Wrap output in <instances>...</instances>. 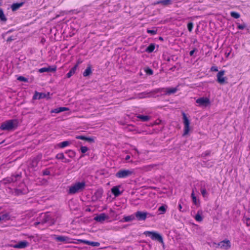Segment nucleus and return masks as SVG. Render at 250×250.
Listing matches in <instances>:
<instances>
[{
    "label": "nucleus",
    "mask_w": 250,
    "mask_h": 250,
    "mask_svg": "<svg viewBox=\"0 0 250 250\" xmlns=\"http://www.w3.org/2000/svg\"><path fill=\"white\" fill-rule=\"evenodd\" d=\"M18 125L17 120H10L1 124L0 128L2 130H11L14 129Z\"/></svg>",
    "instance_id": "f257e3e1"
},
{
    "label": "nucleus",
    "mask_w": 250,
    "mask_h": 250,
    "mask_svg": "<svg viewBox=\"0 0 250 250\" xmlns=\"http://www.w3.org/2000/svg\"><path fill=\"white\" fill-rule=\"evenodd\" d=\"M85 187V183L83 181L77 182L69 187L68 193L73 194L82 191Z\"/></svg>",
    "instance_id": "f03ea898"
},
{
    "label": "nucleus",
    "mask_w": 250,
    "mask_h": 250,
    "mask_svg": "<svg viewBox=\"0 0 250 250\" xmlns=\"http://www.w3.org/2000/svg\"><path fill=\"white\" fill-rule=\"evenodd\" d=\"M134 174V170L133 169H122L119 170L115 174V176L118 178H125L129 177Z\"/></svg>",
    "instance_id": "7ed1b4c3"
},
{
    "label": "nucleus",
    "mask_w": 250,
    "mask_h": 250,
    "mask_svg": "<svg viewBox=\"0 0 250 250\" xmlns=\"http://www.w3.org/2000/svg\"><path fill=\"white\" fill-rule=\"evenodd\" d=\"M144 234L146 236L150 237L153 240H157L162 244H164V241L162 236L157 232L146 231Z\"/></svg>",
    "instance_id": "20e7f679"
},
{
    "label": "nucleus",
    "mask_w": 250,
    "mask_h": 250,
    "mask_svg": "<svg viewBox=\"0 0 250 250\" xmlns=\"http://www.w3.org/2000/svg\"><path fill=\"white\" fill-rule=\"evenodd\" d=\"M183 120H184V134L183 135H187L189 131V124L190 122L188 119L186 114L185 113H183Z\"/></svg>",
    "instance_id": "39448f33"
},
{
    "label": "nucleus",
    "mask_w": 250,
    "mask_h": 250,
    "mask_svg": "<svg viewBox=\"0 0 250 250\" xmlns=\"http://www.w3.org/2000/svg\"><path fill=\"white\" fill-rule=\"evenodd\" d=\"M225 73V72L224 70H221L217 74V81L221 84L227 83V78L224 77Z\"/></svg>",
    "instance_id": "423d86ee"
},
{
    "label": "nucleus",
    "mask_w": 250,
    "mask_h": 250,
    "mask_svg": "<svg viewBox=\"0 0 250 250\" xmlns=\"http://www.w3.org/2000/svg\"><path fill=\"white\" fill-rule=\"evenodd\" d=\"M196 102L199 106H207L210 104V101L208 98L202 97L196 100Z\"/></svg>",
    "instance_id": "0eeeda50"
},
{
    "label": "nucleus",
    "mask_w": 250,
    "mask_h": 250,
    "mask_svg": "<svg viewBox=\"0 0 250 250\" xmlns=\"http://www.w3.org/2000/svg\"><path fill=\"white\" fill-rule=\"evenodd\" d=\"M216 244L223 250H228L231 247V243L229 240L227 239L221 241Z\"/></svg>",
    "instance_id": "6e6552de"
},
{
    "label": "nucleus",
    "mask_w": 250,
    "mask_h": 250,
    "mask_svg": "<svg viewBox=\"0 0 250 250\" xmlns=\"http://www.w3.org/2000/svg\"><path fill=\"white\" fill-rule=\"evenodd\" d=\"M29 245V243L26 241L18 242L16 244H10V247L16 249H24Z\"/></svg>",
    "instance_id": "1a4fd4ad"
},
{
    "label": "nucleus",
    "mask_w": 250,
    "mask_h": 250,
    "mask_svg": "<svg viewBox=\"0 0 250 250\" xmlns=\"http://www.w3.org/2000/svg\"><path fill=\"white\" fill-rule=\"evenodd\" d=\"M147 215L151 216L150 214L147 212L138 211L135 213V216L138 220H145Z\"/></svg>",
    "instance_id": "9d476101"
},
{
    "label": "nucleus",
    "mask_w": 250,
    "mask_h": 250,
    "mask_svg": "<svg viewBox=\"0 0 250 250\" xmlns=\"http://www.w3.org/2000/svg\"><path fill=\"white\" fill-rule=\"evenodd\" d=\"M109 216L104 213H101L99 215H96L94 218V220L97 222L103 223L105 220L108 219Z\"/></svg>",
    "instance_id": "9b49d317"
},
{
    "label": "nucleus",
    "mask_w": 250,
    "mask_h": 250,
    "mask_svg": "<svg viewBox=\"0 0 250 250\" xmlns=\"http://www.w3.org/2000/svg\"><path fill=\"white\" fill-rule=\"evenodd\" d=\"M191 197L193 204L197 207H199L200 206V201L196 196L194 189H192V193L191 194Z\"/></svg>",
    "instance_id": "f8f14e48"
},
{
    "label": "nucleus",
    "mask_w": 250,
    "mask_h": 250,
    "mask_svg": "<svg viewBox=\"0 0 250 250\" xmlns=\"http://www.w3.org/2000/svg\"><path fill=\"white\" fill-rule=\"evenodd\" d=\"M57 70L56 66H49L48 67H43L39 69L38 71L40 73H43L45 72H55Z\"/></svg>",
    "instance_id": "ddd939ff"
},
{
    "label": "nucleus",
    "mask_w": 250,
    "mask_h": 250,
    "mask_svg": "<svg viewBox=\"0 0 250 250\" xmlns=\"http://www.w3.org/2000/svg\"><path fill=\"white\" fill-rule=\"evenodd\" d=\"M120 186H115L111 188V192L116 197H117L122 193V191L120 190Z\"/></svg>",
    "instance_id": "4468645a"
},
{
    "label": "nucleus",
    "mask_w": 250,
    "mask_h": 250,
    "mask_svg": "<svg viewBox=\"0 0 250 250\" xmlns=\"http://www.w3.org/2000/svg\"><path fill=\"white\" fill-rule=\"evenodd\" d=\"M79 241L84 244L90 245L93 247H99L100 245V243L98 242H91L85 240H79Z\"/></svg>",
    "instance_id": "2eb2a0df"
},
{
    "label": "nucleus",
    "mask_w": 250,
    "mask_h": 250,
    "mask_svg": "<svg viewBox=\"0 0 250 250\" xmlns=\"http://www.w3.org/2000/svg\"><path fill=\"white\" fill-rule=\"evenodd\" d=\"M76 138L77 139L85 140L90 143L94 142V138L91 137H86L83 136H76Z\"/></svg>",
    "instance_id": "dca6fc26"
},
{
    "label": "nucleus",
    "mask_w": 250,
    "mask_h": 250,
    "mask_svg": "<svg viewBox=\"0 0 250 250\" xmlns=\"http://www.w3.org/2000/svg\"><path fill=\"white\" fill-rule=\"evenodd\" d=\"M23 4V2H21L20 3H14L12 4L11 6V9L13 11H15L19 9L21 7Z\"/></svg>",
    "instance_id": "f3484780"
},
{
    "label": "nucleus",
    "mask_w": 250,
    "mask_h": 250,
    "mask_svg": "<svg viewBox=\"0 0 250 250\" xmlns=\"http://www.w3.org/2000/svg\"><path fill=\"white\" fill-rule=\"evenodd\" d=\"M69 110V108L65 107H61L59 108H55L51 111V113H59L61 112L65 111H68Z\"/></svg>",
    "instance_id": "a211bd4d"
},
{
    "label": "nucleus",
    "mask_w": 250,
    "mask_h": 250,
    "mask_svg": "<svg viewBox=\"0 0 250 250\" xmlns=\"http://www.w3.org/2000/svg\"><path fill=\"white\" fill-rule=\"evenodd\" d=\"M177 90L176 88H167L164 89L163 91L165 92L166 94L170 95L175 93L177 91Z\"/></svg>",
    "instance_id": "6ab92c4d"
},
{
    "label": "nucleus",
    "mask_w": 250,
    "mask_h": 250,
    "mask_svg": "<svg viewBox=\"0 0 250 250\" xmlns=\"http://www.w3.org/2000/svg\"><path fill=\"white\" fill-rule=\"evenodd\" d=\"M171 0H160L155 4H162L163 5H168L171 4Z\"/></svg>",
    "instance_id": "aec40b11"
},
{
    "label": "nucleus",
    "mask_w": 250,
    "mask_h": 250,
    "mask_svg": "<svg viewBox=\"0 0 250 250\" xmlns=\"http://www.w3.org/2000/svg\"><path fill=\"white\" fill-rule=\"evenodd\" d=\"M78 64H76L67 74V78L71 77L75 73L77 68Z\"/></svg>",
    "instance_id": "412c9836"
},
{
    "label": "nucleus",
    "mask_w": 250,
    "mask_h": 250,
    "mask_svg": "<svg viewBox=\"0 0 250 250\" xmlns=\"http://www.w3.org/2000/svg\"><path fill=\"white\" fill-rule=\"evenodd\" d=\"M56 239L58 241L61 242H69V238L66 236H59L56 237Z\"/></svg>",
    "instance_id": "4be33fe9"
},
{
    "label": "nucleus",
    "mask_w": 250,
    "mask_h": 250,
    "mask_svg": "<svg viewBox=\"0 0 250 250\" xmlns=\"http://www.w3.org/2000/svg\"><path fill=\"white\" fill-rule=\"evenodd\" d=\"M34 99H40L45 97V94L43 93L36 92L34 95Z\"/></svg>",
    "instance_id": "5701e85b"
},
{
    "label": "nucleus",
    "mask_w": 250,
    "mask_h": 250,
    "mask_svg": "<svg viewBox=\"0 0 250 250\" xmlns=\"http://www.w3.org/2000/svg\"><path fill=\"white\" fill-rule=\"evenodd\" d=\"M201 211H198L197 212V214L195 216V219L198 222H201L203 220V217L201 215L202 214Z\"/></svg>",
    "instance_id": "b1692460"
},
{
    "label": "nucleus",
    "mask_w": 250,
    "mask_h": 250,
    "mask_svg": "<svg viewBox=\"0 0 250 250\" xmlns=\"http://www.w3.org/2000/svg\"><path fill=\"white\" fill-rule=\"evenodd\" d=\"M155 48V44L151 43L146 48V51L148 53L152 52Z\"/></svg>",
    "instance_id": "393cba45"
},
{
    "label": "nucleus",
    "mask_w": 250,
    "mask_h": 250,
    "mask_svg": "<svg viewBox=\"0 0 250 250\" xmlns=\"http://www.w3.org/2000/svg\"><path fill=\"white\" fill-rule=\"evenodd\" d=\"M167 207L166 205H163L161 207H160L158 208V210L160 211V214H164L167 210Z\"/></svg>",
    "instance_id": "a878e982"
},
{
    "label": "nucleus",
    "mask_w": 250,
    "mask_h": 250,
    "mask_svg": "<svg viewBox=\"0 0 250 250\" xmlns=\"http://www.w3.org/2000/svg\"><path fill=\"white\" fill-rule=\"evenodd\" d=\"M70 144L69 141H64L58 144V146L61 148H63L69 146Z\"/></svg>",
    "instance_id": "bb28decb"
},
{
    "label": "nucleus",
    "mask_w": 250,
    "mask_h": 250,
    "mask_svg": "<svg viewBox=\"0 0 250 250\" xmlns=\"http://www.w3.org/2000/svg\"><path fill=\"white\" fill-rule=\"evenodd\" d=\"M124 219L125 222H129L134 220L135 217L133 215L125 216Z\"/></svg>",
    "instance_id": "cd10ccee"
},
{
    "label": "nucleus",
    "mask_w": 250,
    "mask_h": 250,
    "mask_svg": "<svg viewBox=\"0 0 250 250\" xmlns=\"http://www.w3.org/2000/svg\"><path fill=\"white\" fill-rule=\"evenodd\" d=\"M91 72H91V67L90 66L88 67L84 70V72L83 73V75L84 77L88 76H89L91 73Z\"/></svg>",
    "instance_id": "c85d7f7f"
},
{
    "label": "nucleus",
    "mask_w": 250,
    "mask_h": 250,
    "mask_svg": "<svg viewBox=\"0 0 250 250\" xmlns=\"http://www.w3.org/2000/svg\"><path fill=\"white\" fill-rule=\"evenodd\" d=\"M0 20L1 21H6L7 20V19H6V17L5 16L2 9H1L0 8Z\"/></svg>",
    "instance_id": "c756f323"
},
{
    "label": "nucleus",
    "mask_w": 250,
    "mask_h": 250,
    "mask_svg": "<svg viewBox=\"0 0 250 250\" xmlns=\"http://www.w3.org/2000/svg\"><path fill=\"white\" fill-rule=\"evenodd\" d=\"M137 117L144 122L147 121L150 119V117L148 116L139 115Z\"/></svg>",
    "instance_id": "7c9ffc66"
},
{
    "label": "nucleus",
    "mask_w": 250,
    "mask_h": 250,
    "mask_svg": "<svg viewBox=\"0 0 250 250\" xmlns=\"http://www.w3.org/2000/svg\"><path fill=\"white\" fill-rule=\"evenodd\" d=\"M201 193L204 197H207L208 196V193L206 190V189L204 187H202L200 189Z\"/></svg>",
    "instance_id": "2f4dec72"
},
{
    "label": "nucleus",
    "mask_w": 250,
    "mask_h": 250,
    "mask_svg": "<svg viewBox=\"0 0 250 250\" xmlns=\"http://www.w3.org/2000/svg\"><path fill=\"white\" fill-rule=\"evenodd\" d=\"M230 15L232 17L235 19H238L240 17V15L238 13L234 11H232L230 12Z\"/></svg>",
    "instance_id": "473e14b6"
},
{
    "label": "nucleus",
    "mask_w": 250,
    "mask_h": 250,
    "mask_svg": "<svg viewBox=\"0 0 250 250\" xmlns=\"http://www.w3.org/2000/svg\"><path fill=\"white\" fill-rule=\"evenodd\" d=\"M2 220H7L10 219L9 215L8 213H5L0 216Z\"/></svg>",
    "instance_id": "72a5a7b5"
},
{
    "label": "nucleus",
    "mask_w": 250,
    "mask_h": 250,
    "mask_svg": "<svg viewBox=\"0 0 250 250\" xmlns=\"http://www.w3.org/2000/svg\"><path fill=\"white\" fill-rule=\"evenodd\" d=\"M80 150L82 153H85L88 150V148L86 146H82L80 148Z\"/></svg>",
    "instance_id": "f704fd0d"
},
{
    "label": "nucleus",
    "mask_w": 250,
    "mask_h": 250,
    "mask_svg": "<svg viewBox=\"0 0 250 250\" xmlns=\"http://www.w3.org/2000/svg\"><path fill=\"white\" fill-rule=\"evenodd\" d=\"M57 159H62L64 158V156L62 153L58 154L56 156Z\"/></svg>",
    "instance_id": "c9c22d12"
},
{
    "label": "nucleus",
    "mask_w": 250,
    "mask_h": 250,
    "mask_svg": "<svg viewBox=\"0 0 250 250\" xmlns=\"http://www.w3.org/2000/svg\"><path fill=\"white\" fill-rule=\"evenodd\" d=\"M246 27V25L245 24H237V28L239 29H244Z\"/></svg>",
    "instance_id": "e433bc0d"
},
{
    "label": "nucleus",
    "mask_w": 250,
    "mask_h": 250,
    "mask_svg": "<svg viewBox=\"0 0 250 250\" xmlns=\"http://www.w3.org/2000/svg\"><path fill=\"white\" fill-rule=\"evenodd\" d=\"M147 32L149 34H150L151 35H155L156 34L157 31L155 30H150V29H147Z\"/></svg>",
    "instance_id": "4c0bfd02"
},
{
    "label": "nucleus",
    "mask_w": 250,
    "mask_h": 250,
    "mask_svg": "<svg viewBox=\"0 0 250 250\" xmlns=\"http://www.w3.org/2000/svg\"><path fill=\"white\" fill-rule=\"evenodd\" d=\"M18 80L20 81H22V82H27V79L26 78H25V77H22V76L19 77L18 78Z\"/></svg>",
    "instance_id": "58836bf2"
},
{
    "label": "nucleus",
    "mask_w": 250,
    "mask_h": 250,
    "mask_svg": "<svg viewBox=\"0 0 250 250\" xmlns=\"http://www.w3.org/2000/svg\"><path fill=\"white\" fill-rule=\"evenodd\" d=\"M188 28L189 32H191L193 28V23L192 22H189L188 24Z\"/></svg>",
    "instance_id": "ea45409f"
},
{
    "label": "nucleus",
    "mask_w": 250,
    "mask_h": 250,
    "mask_svg": "<svg viewBox=\"0 0 250 250\" xmlns=\"http://www.w3.org/2000/svg\"><path fill=\"white\" fill-rule=\"evenodd\" d=\"M210 70L211 71H215V72H217L218 70L217 67L215 66H212L210 68Z\"/></svg>",
    "instance_id": "a19ab883"
},
{
    "label": "nucleus",
    "mask_w": 250,
    "mask_h": 250,
    "mask_svg": "<svg viewBox=\"0 0 250 250\" xmlns=\"http://www.w3.org/2000/svg\"><path fill=\"white\" fill-rule=\"evenodd\" d=\"M141 95L140 98H145L148 97L149 94L148 93H143L141 94Z\"/></svg>",
    "instance_id": "79ce46f5"
},
{
    "label": "nucleus",
    "mask_w": 250,
    "mask_h": 250,
    "mask_svg": "<svg viewBox=\"0 0 250 250\" xmlns=\"http://www.w3.org/2000/svg\"><path fill=\"white\" fill-rule=\"evenodd\" d=\"M68 152L70 153L69 154V156L71 157H73V156H74L75 155V153L74 151H72V150H69L68 151Z\"/></svg>",
    "instance_id": "37998d69"
},
{
    "label": "nucleus",
    "mask_w": 250,
    "mask_h": 250,
    "mask_svg": "<svg viewBox=\"0 0 250 250\" xmlns=\"http://www.w3.org/2000/svg\"><path fill=\"white\" fill-rule=\"evenodd\" d=\"M155 167V165H149V166H147V167L148 168V170H150V169H151V168H153Z\"/></svg>",
    "instance_id": "c03bdc74"
},
{
    "label": "nucleus",
    "mask_w": 250,
    "mask_h": 250,
    "mask_svg": "<svg viewBox=\"0 0 250 250\" xmlns=\"http://www.w3.org/2000/svg\"><path fill=\"white\" fill-rule=\"evenodd\" d=\"M195 50H196V49H193V50L190 51L189 52L190 55L192 56L193 55L194 53L195 52Z\"/></svg>",
    "instance_id": "a18cd8bd"
},
{
    "label": "nucleus",
    "mask_w": 250,
    "mask_h": 250,
    "mask_svg": "<svg viewBox=\"0 0 250 250\" xmlns=\"http://www.w3.org/2000/svg\"><path fill=\"white\" fill-rule=\"evenodd\" d=\"M146 72L149 74H152V71L151 69H148Z\"/></svg>",
    "instance_id": "49530a36"
},
{
    "label": "nucleus",
    "mask_w": 250,
    "mask_h": 250,
    "mask_svg": "<svg viewBox=\"0 0 250 250\" xmlns=\"http://www.w3.org/2000/svg\"><path fill=\"white\" fill-rule=\"evenodd\" d=\"M178 208H179V210H180V211H182V206H181V204H179V205H178Z\"/></svg>",
    "instance_id": "de8ad7c7"
},
{
    "label": "nucleus",
    "mask_w": 250,
    "mask_h": 250,
    "mask_svg": "<svg viewBox=\"0 0 250 250\" xmlns=\"http://www.w3.org/2000/svg\"><path fill=\"white\" fill-rule=\"evenodd\" d=\"M130 157L129 155H127L125 158V159L126 161H127L129 159H130Z\"/></svg>",
    "instance_id": "09e8293b"
},
{
    "label": "nucleus",
    "mask_w": 250,
    "mask_h": 250,
    "mask_svg": "<svg viewBox=\"0 0 250 250\" xmlns=\"http://www.w3.org/2000/svg\"><path fill=\"white\" fill-rule=\"evenodd\" d=\"M226 57H228L229 55H230V52L229 53H226L225 54Z\"/></svg>",
    "instance_id": "8fccbe9b"
},
{
    "label": "nucleus",
    "mask_w": 250,
    "mask_h": 250,
    "mask_svg": "<svg viewBox=\"0 0 250 250\" xmlns=\"http://www.w3.org/2000/svg\"><path fill=\"white\" fill-rule=\"evenodd\" d=\"M7 181L8 182H11V181H12V180H11V179H9Z\"/></svg>",
    "instance_id": "3c124183"
},
{
    "label": "nucleus",
    "mask_w": 250,
    "mask_h": 250,
    "mask_svg": "<svg viewBox=\"0 0 250 250\" xmlns=\"http://www.w3.org/2000/svg\"><path fill=\"white\" fill-rule=\"evenodd\" d=\"M135 150L137 152V154H139V152L137 150V149L135 148Z\"/></svg>",
    "instance_id": "603ef678"
},
{
    "label": "nucleus",
    "mask_w": 250,
    "mask_h": 250,
    "mask_svg": "<svg viewBox=\"0 0 250 250\" xmlns=\"http://www.w3.org/2000/svg\"><path fill=\"white\" fill-rule=\"evenodd\" d=\"M46 214H43V217H46Z\"/></svg>",
    "instance_id": "864d4df0"
},
{
    "label": "nucleus",
    "mask_w": 250,
    "mask_h": 250,
    "mask_svg": "<svg viewBox=\"0 0 250 250\" xmlns=\"http://www.w3.org/2000/svg\"><path fill=\"white\" fill-rule=\"evenodd\" d=\"M80 62H78V63H77V64H78V65Z\"/></svg>",
    "instance_id": "5fc2aeb1"
},
{
    "label": "nucleus",
    "mask_w": 250,
    "mask_h": 250,
    "mask_svg": "<svg viewBox=\"0 0 250 250\" xmlns=\"http://www.w3.org/2000/svg\"><path fill=\"white\" fill-rule=\"evenodd\" d=\"M47 221H48L47 220H45L44 221L47 222Z\"/></svg>",
    "instance_id": "6e6d98bb"
}]
</instances>
